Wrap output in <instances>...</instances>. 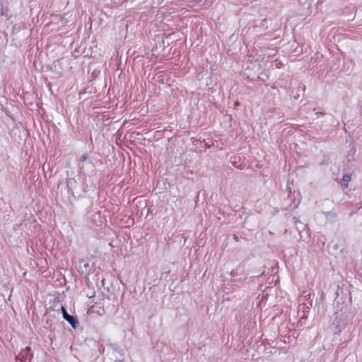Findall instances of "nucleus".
I'll return each mask as SVG.
<instances>
[{"instance_id":"f257e3e1","label":"nucleus","mask_w":362,"mask_h":362,"mask_svg":"<svg viewBox=\"0 0 362 362\" xmlns=\"http://www.w3.org/2000/svg\"><path fill=\"white\" fill-rule=\"evenodd\" d=\"M78 167L80 173L86 175H93L96 171L95 165L87 153L80 157Z\"/></svg>"},{"instance_id":"f03ea898","label":"nucleus","mask_w":362,"mask_h":362,"mask_svg":"<svg viewBox=\"0 0 362 362\" xmlns=\"http://www.w3.org/2000/svg\"><path fill=\"white\" fill-rule=\"evenodd\" d=\"M61 310L63 318L71 326L72 328L76 329L79 326V322L76 316L69 315L65 307L61 305Z\"/></svg>"},{"instance_id":"7ed1b4c3","label":"nucleus","mask_w":362,"mask_h":362,"mask_svg":"<svg viewBox=\"0 0 362 362\" xmlns=\"http://www.w3.org/2000/svg\"><path fill=\"white\" fill-rule=\"evenodd\" d=\"M33 355L30 354V348L26 347L21 351L16 356V362H30Z\"/></svg>"},{"instance_id":"20e7f679","label":"nucleus","mask_w":362,"mask_h":362,"mask_svg":"<svg viewBox=\"0 0 362 362\" xmlns=\"http://www.w3.org/2000/svg\"><path fill=\"white\" fill-rule=\"evenodd\" d=\"M91 268L88 262L81 261L78 264V271L81 274L88 275L90 272Z\"/></svg>"},{"instance_id":"39448f33","label":"nucleus","mask_w":362,"mask_h":362,"mask_svg":"<svg viewBox=\"0 0 362 362\" xmlns=\"http://www.w3.org/2000/svg\"><path fill=\"white\" fill-rule=\"evenodd\" d=\"M66 188L69 193H71L72 195H74V187L76 184V181L74 178H67L66 181Z\"/></svg>"},{"instance_id":"423d86ee","label":"nucleus","mask_w":362,"mask_h":362,"mask_svg":"<svg viewBox=\"0 0 362 362\" xmlns=\"http://www.w3.org/2000/svg\"><path fill=\"white\" fill-rule=\"evenodd\" d=\"M351 180V176L349 175H344L341 179V185L346 188L348 187L349 182Z\"/></svg>"},{"instance_id":"0eeeda50","label":"nucleus","mask_w":362,"mask_h":362,"mask_svg":"<svg viewBox=\"0 0 362 362\" xmlns=\"http://www.w3.org/2000/svg\"><path fill=\"white\" fill-rule=\"evenodd\" d=\"M7 10L5 9L2 6L0 8V17H5L6 21L10 19V16L7 13Z\"/></svg>"},{"instance_id":"6e6552de","label":"nucleus","mask_w":362,"mask_h":362,"mask_svg":"<svg viewBox=\"0 0 362 362\" xmlns=\"http://www.w3.org/2000/svg\"><path fill=\"white\" fill-rule=\"evenodd\" d=\"M264 269H263V268H262L260 271L257 272H255V274H254V276H254V277H257V276H260V275L263 274H264Z\"/></svg>"},{"instance_id":"1a4fd4ad","label":"nucleus","mask_w":362,"mask_h":362,"mask_svg":"<svg viewBox=\"0 0 362 362\" xmlns=\"http://www.w3.org/2000/svg\"><path fill=\"white\" fill-rule=\"evenodd\" d=\"M326 214V218H328V217H335V214L332 212H327L325 213Z\"/></svg>"},{"instance_id":"9d476101","label":"nucleus","mask_w":362,"mask_h":362,"mask_svg":"<svg viewBox=\"0 0 362 362\" xmlns=\"http://www.w3.org/2000/svg\"><path fill=\"white\" fill-rule=\"evenodd\" d=\"M293 223H294L296 225H297V223H300V225H303V223H300V221H298V218H296V217H293Z\"/></svg>"},{"instance_id":"9b49d317","label":"nucleus","mask_w":362,"mask_h":362,"mask_svg":"<svg viewBox=\"0 0 362 362\" xmlns=\"http://www.w3.org/2000/svg\"><path fill=\"white\" fill-rule=\"evenodd\" d=\"M337 247H337V245H334V249H337Z\"/></svg>"}]
</instances>
